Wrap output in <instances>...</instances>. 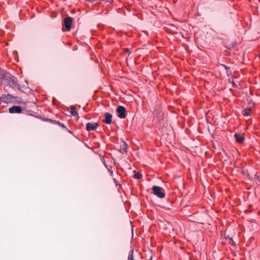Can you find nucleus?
<instances>
[{
  "instance_id": "423d86ee",
  "label": "nucleus",
  "mask_w": 260,
  "mask_h": 260,
  "mask_svg": "<svg viewBox=\"0 0 260 260\" xmlns=\"http://www.w3.org/2000/svg\"><path fill=\"white\" fill-rule=\"evenodd\" d=\"M21 111V108L19 106H13L9 109L10 113H20Z\"/></svg>"
},
{
  "instance_id": "2eb2a0df",
  "label": "nucleus",
  "mask_w": 260,
  "mask_h": 260,
  "mask_svg": "<svg viewBox=\"0 0 260 260\" xmlns=\"http://www.w3.org/2000/svg\"><path fill=\"white\" fill-rule=\"evenodd\" d=\"M225 238H226V240L229 239L230 241L232 242V244H235V242L233 241L232 238H230V237L227 236Z\"/></svg>"
},
{
  "instance_id": "6e6552de",
  "label": "nucleus",
  "mask_w": 260,
  "mask_h": 260,
  "mask_svg": "<svg viewBox=\"0 0 260 260\" xmlns=\"http://www.w3.org/2000/svg\"><path fill=\"white\" fill-rule=\"evenodd\" d=\"M13 98L12 96L10 94H7L6 95L0 97V101L1 102H10Z\"/></svg>"
},
{
  "instance_id": "f257e3e1",
  "label": "nucleus",
  "mask_w": 260,
  "mask_h": 260,
  "mask_svg": "<svg viewBox=\"0 0 260 260\" xmlns=\"http://www.w3.org/2000/svg\"><path fill=\"white\" fill-rule=\"evenodd\" d=\"M0 75H1V80L4 84L6 85H17V78L12 76L10 73L1 69Z\"/></svg>"
},
{
  "instance_id": "39448f33",
  "label": "nucleus",
  "mask_w": 260,
  "mask_h": 260,
  "mask_svg": "<svg viewBox=\"0 0 260 260\" xmlns=\"http://www.w3.org/2000/svg\"><path fill=\"white\" fill-rule=\"evenodd\" d=\"M98 126L97 123L88 122L86 125V129L87 131L90 132L95 130Z\"/></svg>"
},
{
  "instance_id": "f03ea898",
  "label": "nucleus",
  "mask_w": 260,
  "mask_h": 260,
  "mask_svg": "<svg viewBox=\"0 0 260 260\" xmlns=\"http://www.w3.org/2000/svg\"><path fill=\"white\" fill-rule=\"evenodd\" d=\"M162 188L158 186H154L152 187L154 194L160 198H164L165 196V193L162 191Z\"/></svg>"
},
{
  "instance_id": "1a4fd4ad",
  "label": "nucleus",
  "mask_w": 260,
  "mask_h": 260,
  "mask_svg": "<svg viewBox=\"0 0 260 260\" xmlns=\"http://www.w3.org/2000/svg\"><path fill=\"white\" fill-rule=\"evenodd\" d=\"M234 137L237 142L238 143H241L244 140V137L242 135L239 134L238 133H236L234 135Z\"/></svg>"
},
{
  "instance_id": "f3484780",
  "label": "nucleus",
  "mask_w": 260,
  "mask_h": 260,
  "mask_svg": "<svg viewBox=\"0 0 260 260\" xmlns=\"http://www.w3.org/2000/svg\"><path fill=\"white\" fill-rule=\"evenodd\" d=\"M233 85L234 87H236V84L235 83H233Z\"/></svg>"
},
{
  "instance_id": "ddd939ff",
  "label": "nucleus",
  "mask_w": 260,
  "mask_h": 260,
  "mask_svg": "<svg viewBox=\"0 0 260 260\" xmlns=\"http://www.w3.org/2000/svg\"><path fill=\"white\" fill-rule=\"evenodd\" d=\"M56 123L60 126H61V127L63 128H65V129H67V127H66V126L64 125V124L62 123H61L59 121H57L56 122Z\"/></svg>"
},
{
  "instance_id": "9b49d317",
  "label": "nucleus",
  "mask_w": 260,
  "mask_h": 260,
  "mask_svg": "<svg viewBox=\"0 0 260 260\" xmlns=\"http://www.w3.org/2000/svg\"><path fill=\"white\" fill-rule=\"evenodd\" d=\"M142 174L140 172H137L133 176L134 178L137 179H140L142 178Z\"/></svg>"
},
{
  "instance_id": "f8f14e48",
  "label": "nucleus",
  "mask_w": 260,
  "mask_h": 260,
  "mask_svg": "<svg viewBox=\"0 0 260 260\" xmlns=\"http://www.w3.org/2000/svg\"><path fill=\"white\" fill-rule=\"evenodd\" d=\"M133 252V250L131 251V252L129 253L128 260H134Z\"/></svg>"
},
{
  "instance_id": "6ab92c4d",
  "label": "nucleus",
  "mask_w": 260,
  "mask_h": 260,
  "mask_svg": "<svg viewBox=\"0 0 260 260\" xmlns=\"http://www.w3.org/2000/svg\"><path fill=\"white\" fill-rule=\"evenodd\" d=\"M110 173H111V174H112V173H113V171H110Z\"/></svg>"
},
{
  "instance_id": "dca6fc26",
  "label": "nucleus",
  "mask_w": 260,
  "mask_h": 260,
  "mask_svg": "<svg viewBox=\"0 0 260 260\" xmlns=\"http://www.w3.org/2000/svg\"><path fill=\"white\" fill-rule=\"evenodd\" d=\"M76 109V107L74 105L71 106V111H75Z\"/></svg>"
},
{
  "instance_id": "9d476101",
  "label": "nucleus",
  "mask_w": 260,
  "mask_h": 260,
  "mask_svg": "<svg viewBox=\"0 0 260 260\" xmlns=\"http://www.w3.org/2000/svg\"><path fill=\"white\" fill-rule=\"evenodd\" d=\"M251 112V108H246L242 111V114L244 116H248L250 115Z\"/></svg>"
},
{
  "instance_id": "7ed1b4c3",
  "label": "nucleus",
  "mask_w": 260,
  "mask_h": 260,
  "mask_svg": "<svg viewBox=\"0 0 260 260\" xmlns=\"http://www.w3.org/2000/svg\"><path fill=\"white\" fill-rule=\"evenodd\" d=\"M117 112L118 113V116L120 118H124L126 116V110L125 108L122 106H119L116 110Z\"/></svg>"
},
{
  "instance_id": "4468645a",
  "label": "nucleus",
  "mask_w": 260,
  "mask_h": 260,
  "mask_svg": "<svg viewBox=\"0 0 260 260\" xmlns=\"http://www.w3.org/2000/svg\"><path fill=\"white\" fill-rule=\"evenodd\" d=\"M71 114L72 116H75L78 114V112L76 110H75L73 111H71Z\"/></svg>"
},
{
  "instance_id": "20e7f679",
  "label": "nucleus",
  "mask_w": 260,
  "mask_h": 260,
  "mask_svg": "<svg viewBox=\"0 0 260 260\" xmlns=\"http://www.w3.org/2000/svg\"><path fill=\"white\" fill-rule=\"evenodd\" d=\"M73 19L71 17H68L64 19L63 25L67 30H70L71 27Z\"/></svg>"
},
{
  "instance_id": "a211bd4d",
  "label": "nucleus",
  "mask_w": 260,
  "mask_h": 260,
  "mask_svg": "<svg viewBox=\"0 0 260 260\" xmlns=\"http://www.w3.org/2000/svg\"><path fill=\"white\" fill-rule=\"evenodd\" d=\"M87 1L91 2L95 1V0H87Z\"/></svg>"
},
{
  "instance_id": "0eeeda50",
  "label": "nucleus",
  "mask_w": 260,
  "mask_h": 260,
  "mask_svg": "<svg viewBox=\"0 0 260 260\" xmlns=\"http://www.w3.org/2000/svg\"><path fill=\"white\" fill-rule=\"evenodd\" d=\"M105 119L103 121L106 124H110L112 121V115L111 113L107 112L105 114Z\"/></svg>"
}]
</instances>
